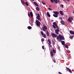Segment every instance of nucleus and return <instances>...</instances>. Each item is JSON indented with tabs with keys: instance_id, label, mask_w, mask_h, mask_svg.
Instances as JSON below:
<instances>
[{
	"instance_id": "f257e3e1",
	"label": "nucleus",
	"mask_w": 74,
	"mask_h": 74,
	"mask_svg": "<svg viewBox=\"0 0 74 74\" xmlns=\"http://www.w3.org/2000/svg\"><path fill=\"white\" fill-rule=\"evenodd\" d=\"M57 40H58V41L59 40H60V41H62V40H64V36H63L62 35H59V36H57Z\"/></svg>"
},
{
	"instance_id": "f03ea898",
	"label": "nucleus",
	"mask_w": 74,
	"mask_h": 74,
	"mask_svg": "<svg viewBox=\"0 0 74 74\" xmlns=\"http://www.w3.org/2000/svg\"><path fill=\"white\" fill-rule=\"evenodd\" d=\"M36 25H37V26H39V27H40V26L41 25L40 22H39V21L37 20L36 21Z\"/></svg>"
},
{
	"instance_id": "7ed1b4c3",
	"label": "nucleus",
	"mask_w": 74,
	"mask_h": 74,
	"mask_svg": "<svg viewBox=\"0 0 74 74\" xmlns=\"http://www.w3.org/2000/svg\"><path fill=\"white\" fill-rule=\"evenodd\" d=\"M36 18L38 20V21H41L42 20H41V19L40 18V14H37V16L36 17Z\"/></svg>"
},
{
	"instance_id": "20e7f679",
	"label": "nucleus",
	"mask_w": 74,
	"mask_h": 74,
	"mask_svg": "<svg viewBox=\"0 0 74 74\" xmlns=\"http://www.w3.org/2000/svg\"><path fill=\"white\" fill-rule=\"evenodd\" d=\"M53 25L52 26L55 29H56V27H55V26H57V25H57V24H56V22H54L53 23Z\"/></svg>"
},
{
	"instance_id": "39448f33",
	"label": "nucleus",
	"mask_w": 74,
	"mask_h": 74,
	"mask_svg": "<svg viewBox=\"0 0 74 74\" xmlns=\"http://www.w3.org/2000/svg\"><path fill=\"white\" fill-rule=\"evenodd\" d=\"M71 20H73V18L72 17H69L68 19V21L69 22H72V21Z\"/></svg>"
},
{
	"instance_id": "423d86ee",
	"label": "nucleus",
	"mask_w": 74,
	"mask_h": 74,
	"mask_svg": "<svg viewBox=\"0 0 74 74\" xmlns=\"http://www.w3.org/2000/svg\"><path fill=\"white\" fill-rule=\"evenodd\" d=\"M43 27H42V30L44 32H46V30H47V27L45 25H43Z\"/></svg>"
},
{
	"instance_id": "0eeeda50",
	"label": "nucleus",
	"mask_w": 74,
	"mask_h": 74,
	"mask_svg": "<svg viewBox=\"0 0 74 74\" xmlns=\"http://www.w3.org/2000/svg\"><path fill=\"white\" fill-rule=\"evenodd\" d=\"M40 33L42 35V36H43V37L45 38H46V35H45V34H44V32L42 31H40Z\"/></svg>"
},
{
	"instance_id": "6e6552de",
	"label": "nucleus",
	"mask_w": 74,
	"mask_h": 74,
	"mask_svg": "<svg viewBox=\"0 0 74 74\" xmlns=\"http://www.w3.org/2000/svg\"><path fill=\"white\" fill-rule=\"evenodd\" d=\"M51 34L52 37H53V38H55V37H57V35H56V34H55L54 33H51Z\"/></svg>"
},
{
	"instance_id": "1a4fd4ad",
	"label": "nucleus",
	"mask_w": 74,
	"mask_h": 74,
	"mask_svg": "<svg viewBox=\"0 0 74 74\" xmlns=\"http://www.w3.org/2000/svg\"><path fill=\"white\" fill-rule=\"evenodd\" d=\"M48 41L49 42V46L50 47H51V48L52 47V45H51V40H50V39H48Z\"/></svg>"
},
{
	"instance_id": "9d476101",
	"label": "nucleus",
	"mask_w": 74,
	"mask_h": 74,
	"mask_svg": "<svg viewBox=\"0 0 74 74\" xmlns=\"http://www.w3.org/2000/svg\"><path fill=\"white\" fill-rule=\"evenodd\" d=\"M60 32V31H59V30L58 29H57L55 30V33L57 34H59L58 32Z\"/></svg>"
},
{
	"instance_id": "9b49d317",
	"label": "nucleus",
	"mask_w": 74,
	"mask_h": 74,
	"mask_svg": "<svg viewBox=\"0 0 74 74\" xmlns=\"http://www.w3.org/2000/svg\"><path fill=\"white\" fill-rule=\"evenodd\" d=\"M66 69H67V70H68L69 73H72V71H71V69H70L67 67H66Z\"/></svg>"
},
{
	"instance_id": "f8f14e48",
	"label": "nucleus",
	"mask_w": 74,
	"mask_h": 74,
	"mask_svg": "<svg viewBox=\"0 0 74 74\" xmlns=\"http://www.w3.org/2000/svg\"><path fill=\"white\" fill-rule=\"evenodd\" d=\"M50 55L51 57V58H53V52H52V51H51L50 52Z\"/></svg>"
},
{
	"instance_id": "ddd939ff",
	"label": "nucleus",
	"mask_w": 74,
	"mask_h": 74,
	"mask_svg": "<svg viewBox=\"0 0 74 74\" xmlns=\"http://www.w3.org/2000/svg\"><path fill=\"white\" fill-rule=\"evenodd\" d=\"M53 13H54V14H56V15H59V12H57V11L54 12H53Z\"/></svg>"
},
{
	"instance_id": "4468645a",
	"label": "nucleus",
	"mask_w": 74,
	"mask_h": 74,
	"mask_svg": "<svg viewBox=\"0 0 74 74\" xmlns=\"http://www.w3.org/2000/svg\"><path fill=\"white\" fill-rule=\"evenodd\" d=\"M60 22L62 25H64V21L63 20L61 21H60Z\"/></svg>"
},
{
	"instance_id": "2eb2a0df",
	"label": "nucleus",
	"mask_w": 74,
	"mask_h": 74,
	"mask_svg": "<svg viewBox=\"0 0 74 74\" xmlns=\"http://www.w3.org/2000/svg\"><path fill=\"white\" fill-rule=\"evenodd\" d=\"M70 33L71 34H74V32L73 31H72L71 30L70 31Z\"/></svg>"
},
{
	"instance_id": "dca6fc26",
	"label": "nucleus",
	"mask_w": 74,
	"mask_h": 74,
	"mask_svg": "<svg viewBox=\"0 0 74 74\" xmlns=\"http://www.w3.org/2000/svg\"><path fill=\"white\" fill-rule=\"evenodd\" d=\"M46 33L47 34V36H49V32L48 31H47L46 32Z\"/></svg>"
},
{
	"instance_id": "f3484780",
	"label": "nucleus",
	"mask_w": 74,
	"mask_h": 74,
	"mask_svg": "<svg viewBox=\"0 0 74 74\" xmlns=\"http://www.w3.org/2000/svg\"><path fill=\"white\" fill-rule=\"evenodd\" d=\"M59 12H60V14H61V15H64V14H63V13L62 11H60Z\"/></svg>"
},
{
	"instance_id": "a211bd4d",
	"label": "nucleus",
	"mask_w": 74,
	"mask_h": 74,
	"mask_svg": "<svg viewBox=\"0 0 74 74\" xmlns=\"http://www.w3.org/2000/svg\"><path fill=\"white\" fill-rule=\"evenodd\" d=\"M61 43L63 45H65V42L64 41H61Z\"/></svg>"
},
{
	"instance_id": "6ab92c4d",
	"label": "nucleus",
	"mask_w": 74,
	"mask_h": 74,
	"mask_svg": "<svg viewBox=\"0 0 74 74\" xmlns=\"http://www.w3.org/2000/svg\"><path fill=\"white\" fill-rule=\"evenodd\" d=\"M34 4H35V5L36 6H38V4H37V3H36V2L35 1H34Z\"/></svg>"
},
{
	"instance_id": "aec40b11",
	"label": "nucleus",
	"mask_w": 74,
	"mask_h": 74,
	"mask_svg": "<svg viewBox=\"0 0 74 74\" xmlns=\"http://www.w3.org/2000/svg\"><path fill=\"white\" fill-rule=\"evenodd\" d=\"M30 15L31 16V17H33V13L32 12H30Z\"/></svg>"
},
{
	"instance_id": "412c9836",
	"label": "nucleus",
	"mask_w": 74,
	"mask_h": 74,
	"mask_svg": "<svg viewBox=\"0 0 74 74\" xmlns=\"http://www.w3.org/2000/svg\"><path fill=\"white\" fill-rule=\"evenodd\" d=\"M56 4H57L58 3V0H53V2Z\"/></svg>"
},
{
	"instance_id": "4be33fe9",
	"label": "nucleus",
	"mask_w": 74,
	"mask_h": 74,
	"mask_svg": "<svg viewBox=\"0 0 74 74\" xmlns=\"http://www.w3.org/2000/svg\"><path fill=\"white\" fill-rule=\"evenodd\" d=\"M36 10L38 11H40V8L38 7H36Z\"/></svg>"
},
{
	"instance_id": "5701e85b",
	"label": "nucleus",
	"mask_w": 74,
	"mask_h": 74,
	"mask_svg": "<svg viewBox=\"0 0 74 74\" xmlns=\"http://www.w3.org/2000/svg\"><path fill=\"white\" fill-rule=\"evenodd\" d=\"M47 15L48 17H50L51 16V15H50V14H49V13L48 12H47Z\"/></svg>"
},
{
	"instance_id": "b1692460",
	"label": "nucleus",
	"mask_w": 74,
	"mask_h": 74,
	"mask_svg": "<svg viewBox=\"0 0 74 74\" xmlns=\"http://www.w3.org/2000/svg\"><path fill=\"white\" fill-rule=\"evenodd\" d=\"M21 3H22L23 5H25V3H24V1H23L21 0Z\"/></svg>"
},
{
	"instance_id": "393cba45",
	"label": "nucleus",
	"mask_w": 74,
	"mask_h": 74,
	"mask_svg": "<svg viewBox=\"0 0 74 74\" xmlns=\"http://www.w3.org/2000/svg\"><path fill=\"white\" fill-rule=\"evenodd\" d=\"M53 16L54 17H55L56 18H57L58 16V15H56V14H53Z\"/></svg>"
},
{
	"instance_id": "a878e982",
	"label": "nucleus",
	"mask_w": 74,
	"mask_h": 74,
	"mask_svg": "<svg viewBox=\"0 0 74 74\" xmlns=\"http://www.w3.org/2000/svg\"><path fill=\"white\" fill-rule=\"evenodd\" d=\"M64 46L65 47V48H69V47H68V46H67V45L66 44H65L64 45Z\"/></svg>"
},
{
	"instance_id": "bb28decb",
	"label": "nucleus",
	"mask_w": 74,
	"mask_h": 74,
	"mask_svg": "<svg viewBox=\"0 0 74 74\" xmlns=\"http://www.w3.org/2000/svg\"><path fill=\"white\" fill-rule=\"evenodd\" d=\"M27 28L28 29H29V30H30L32 29V27H30V26H29L27 27Z\"/></svg>"
},
{
	"instance_id": "cd10ccee",
	"label": "nucleus",
	"mask_w": 74,
	"mask_h": 74,
	"mask_svg": "<svg viewBox=\"0 0 74 74\" xmlns=\"http://www.w3.org/2000/svg\"><path fill=\"white\" fill-rule=\"evenodd\" d=\"M25 4L27 6H29V3H28L27 2H25Z\"/></svg>"
},
{
	"instance_id": "c85d7f7f",
	"label": "nucleus",
	"mask_w": 74,
	"mask_h": 74,
	"mask_svg": "<svg viewBox=\"0 0 74 74\" xmlns=\"http://www.w3.org/2000/svg\"><path fill=\"white\" fill-rule=\"evenodd\" d=\"M53 53H56V51H55V50L54 49H53Z\"/></svg>"
},
{
	"instance_id": "c756f323",
	"label": "nucleus",
	"mask_w": 74,
	"mask_h": 74,
	"mask_svg": "<svg viewBox=\"0 0 74 74\" xmlns=\"http://www.w3.org/2000/svg\"><path fill=\"white\" fill-rule=\"evenodd\" d=\"M69 38L71 39H73V36H69Z\"/></svg>"
},
{
	"instance_id": "7c9ffc66",
	"label": "nucleus",
	"mask_w": 74,
	"mask_h": 74,
	"mask_svg": "<svg viewBox=\"0 0 74 74\" xmlns=\"http://www.w3.org/2000/svg\"><path fill=\"white\" fill-rule=\"evenodd\" d=\"M60 7L61 8H63V7H64V5H62V4H61L60 5Z\"/></svg>"
},
{
	"instance_id": "2f4dec72",
	"label": "nucleus",
	"mask_w": 74,
	"mask_h": 74,
	"mask_svg": "<svg viewBox=\"0 0 74 74\" xmlns=\"http://www.w3.org/2000/svg\"><path fill=\"white\" fill-rule=\"evenodd\" d=\"M52 42H53V45H55V42L54 41H53V40H52Z\"/></svg>"
},
{
	"instance_id": "473e14b6",
	"label": "nucleus",
	"mask_w": 74,
	"mask_h": 74,
	"mask_svg": "<svg viewBox=\"0 0 74 74\" xmlns=\"http://www.w3.org/2000/svg\"><path fill=\"white\" fill-rule=\"evenodd\" d=\"M48 9L49 10H51V11L52 10V9L50 8H48Z\"/></svg>"
},
{
	"instance_id": "72a5a7b5",
	"label": "nucleus",
	"mask_w": 74,
	"mask_h": 74,
	"mask_svg": "<svg viewBox=\"0 0 74 74\" xmlns=\"http://www.w3.org/2000/svg\"><path fill=\"white\" fill-rule=\"evenodd\" d=\"M42 3L43 5H45V3L44 2H42Z\"/></svg>"
},
{
	"instance_id": "f704fd0d",
	"label": "nucleus",
	"mask_w": 74,
	"mask_h": 74,
	"mask_svg": "<svg viewBox=\"0 0 74 74\" xmlns=\"http://www.w3.org/2000/svg\"><path fill=\"white\" fill-rule=\"evenodd\" d=\"M53 62L54 63H56V61L55 60H53Z\"/></svg>"
},
{
	"instance_id": "c9c22d12",
	"label": "nucleus",
	"mask_w": 74,
	"mask_h": 74,
	"mask_svg": "<svg viewBox=\"0 0 74 74\" xmlns=\"http://www.w3.org/2000/svg\"><path fill=\"white\" fill-rule=\"evenodd\" d=\"M56 26V28H57V29H58L59 30V27H58V25H57V26Z\"/></svg>"
},
{
	"instance_id": "e433bc0d",
	"label": "nucleus",
	"mask_w": 74,
	"mask_h": 74,
	"mask_svg": "<svg viewBox=\"0 0 74 74\" xmlns=\"http://www.w3.org/2000/svg\"><path fill=\"white\" fill-rule=\"evenodd\" d=\"M60 47L58 46V49H59V50L60 51Z\"/></svg>"
},
{
	"instance_id": "4c0bfd02",
	"label": "nucleus",
	"mask_w": 74,
	"mask_h": 74,
	"mask_svg": "<svg viewBox=\"0 0 74 74\" xmlns=\"http://www.w3.org/2000/svg\"><path fill=\"white\" fill-rule=\"evenodd\" d=\"M50 1L51 3H53V0H50Z\"/></svg>"
},
{
	"instance_id": "58836bf2",
	"label": "nucleus",
	"mask_w": 74,
	"mask_h": 74,
	"mask_svg": "<svg viewBox=\"0 0 74 74\" xmlns=\"http://www.w3.org/2000/svg\"><path fill=\"white\" fill-rule=\"evenodd\" d=\"M41 40L42 41H44V38H42Z\"/></svg>"
},
{
	"instance_id": "ea45409f",
	"label": "nucleus",
	"mask_w": 74,
	"mask_h": 74,
	"mask_svg": "<svg viewBox=\"0 0 74 74\" xmlns=\"http://www.w3.org/2000/svg\"><path fill=\"white\" fill-rule=\"evenodd\" d=\"M28 16H29V17H30V14L29 13H28Z\"/></svg>"
},
{
	"instance_id": "a19ab883",
	"label": "nucleus",
	"mask_w": 74,
	"mask_h": 74,
	"mask_svg": "<svg viewBox=\"0 0 74 74\" xmlns=\"http://www.w3.org/2000/svg\"><path fill=\"white\" fill-rule=\"evenodd\" d=\"M42 48L43 49H44L45 48H44V46H42Z\"/></svg>"
},
{
	"instance_id": "79ce46f5",
	"label": "nucleus",
	"mask_w": 74,
	"mask_h": 74,
	"mask_svg": "<svg viewBox=\"0 0 74 74\" xmlns=\"http://www.w3.org/2000/svg\"><path fill=\"white\" fill-rule=\"evenodd\" d=\"M58 73H59V74H62V73H61V72H58Z\"/></svg>"
},
{
	"instance_id": "37998d69",
	"label": "nucleus",
	"mask_w": 74,
	"mask_h": 74,
	"mask_svg": "<svg viewBox=\"0 0 74 74\" xmlns=\"http://www.w3.org/2000/svg\"><path fill=\"white\" fill-rule=\"evenodd\" d=\"M58 2V3H59V1L58 0L57 1V3Z\"/></svg>"
},
{
	"instance_id": "c03bdc74",
	"label": "nucleus",
	"mask_w": 74,
	"mask_h": 74,
	"mask_svg": "<svg viewBox=\"0 0 74 74\" xmlns=\"http://www.w3.org/2000/svg\"><path fill=\"white\" fill-rule=\"evenodd\" d=\"M68 1H70V0H67Z\"/></svg>"
},
{
	"instance_id": "a18cd8bd",
	"label": "nucleus",
	"mask_w": 74,
	"mask_h": 74,
	"mask_svg": "<svg viewBox=\"0 0 74 74\" xmlns=\"http://www.w3.org/2000/svg\"><path fill=\"white\" fill-rule=\"evenodd\" d=\"M63 1H65L66 0H63Z\"/></svg>"
},
{
	"instance_id": "49530a36",
	"label": "nucleus",
	"mask_w": 74,
	"mask_h": 74,
	"mask_svg": "<svg viewBox=\"0 0 74 74\" xmlns=\"http://www.w3.org/2000/svg\"><path fill=\"white\" fill-rule=\"evenodd\" d=\"M49 7H51V6L49 5Z\"/></svg>"
},
{
	"instance_id": "de8ad7c7",
	"label": "nucleus",
	"mask_w": 74,
	"mask_h": 74,
	"mask_svg": "<svg viewBox=\"0 0 74 74\" xmlns=\"http://www.w3.org/2000/svg\"><path fill=\"white\" fill-rule=\"evenodd\" d=\"M32 1H34V0H32Z\"/></svg>"
}]
</instances>
